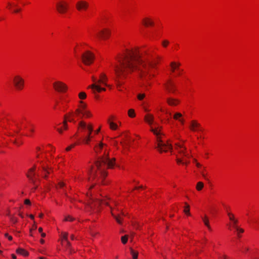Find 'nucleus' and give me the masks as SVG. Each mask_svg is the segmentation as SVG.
I'll list each match as a JSON object with an SVG mask.
<instances>
[{
  "instance_id": "41",
  "label": "nucleus",
  "mask_w": 259,
  "mask_h": 259,
  "mask_svg": "<svg viewBox=\"0 0 259 259\" xmlns=\"http://www.w3.org/2000/svg\"><path fill=\"white\" fill-rule=\"evenodd\" d=\"M79 103H80V104H81V105H80V108L81 109V110L82 111H84V110H85V108H86V107H87V105H86L85 104H84V103H83V102H82V101H80L79 102Z\"/></svg>"
},
{
  "instance_id": "45",
  "label": "nucleus",
  "mask_w": 259,
  "mask_h": 259,
  "mask_svg": "<svg viewBox=\"0 0 259 259\" xmlns=\"http://www.w3.org/2000/svg\"><path fill=\"white\" fill-rule=\"evenodd\" d=\"M74 220L73 218H72L71 216L68 215L67 216L65 219V221H73Z\"/></svg>"
},
{
  "instance_id": "12",
  "label": "nucleus",
  "mask_w": 259,
  "mask_h": 259,
  "mask_svg": "<svg viewBox=\"0 0 259 259\" xmlns=\"http://www.w3.org/2000/svg\"><path fill=\"white\" fill-rule=\"evenodd\" d=\"M165 87L166 90L169 93H174L176 91V85L170 80L167 81L165 84Z\"/></svg>"
},
{
  "instance_id": "16",
  "label": "nucleus",
  "mask_w": 259,
  "mask_h": 259,
  "mask_svg": "<svg viewBox=\"0 0 259 259\" xmlns=\"http://www.w3.org/2000/svg\"><path fill=\"white\" fill-rule=\"evenodd\" d=\"M108 78L106 75V74L104 73H102L100 75V79L98 80V83H102L104 85L107 86L106 83V81H107Z\"/></svg>"
},
{
  "instance_id": "31",
  "label": "nucleus",
  "mask_w": 259,
  "mask_h": 259,
  "mask_svg": "<svg viewBox=\"0 0 259 259\" xmlns=\"http://www.w3.org/2000/svg\"><path fill=\"white\" fill-rule=\"evenodd\" d=\"M82 46V45H80V46H76L73 50H74V53L76 57H78V52H80L81 51V47Z\"/></svg>"
},
{
  "instance_id": "42",
  "label": "nucleus",
  "mask_w": 259,
  "mask_h": 259,
  "mask_svg": "<svg viewBox=\"0 0 259 259\" xmlns=\"http://www.w3.org/2000/svg\"><path fill=\"white\" fill-rule=\"evenodd\" d=\"M91 137H89L88 136H86V137L83 139V141L87 144H89L90 141H91Z\"/></svg>"
},
{
  "instance_id": "27",
  "label": "nucleus",
  "mask_w": 259,
  "mask_h": 259,
  "mask_svg": "<svg viewBox=\"0 0 259 259\" xmlns=\"http://www.w3.org/2000/svg\"><path fill=\"white\" fill-rule=\"evenodd\" d=\"M205 225L208 228L209 230H211V227L209 224V220L208 218L205 215L204 218L202 219Z\"/></svg>"
},
{
  "instance_id": "24",
  "label": "nucleus",
  "mask_w": 259,
  "mask_h": 259,
  "mask_svg": "<svg viewBox=\"0 0 259 259\" xmlns=\"http://www.w3.org/2000/svg\"><path fill=\"white\" fill-rule=\"evenodd\" d=\"M16 252L18 253V254H21L24 256H27V255H28V251H27L26 250H25V249H23V248H18L17 250H16Z\"/></svg>"
},
{
  "instance_id": "6",
  "label": "nucleus",
  "mask_w": 259,
  "mask_h": 259,
  "mask_svg": "<svg viewBox=\"0 0 259 259\" xmlns=\"http://www.w3.org/2000/svg\"><path fill=\"white\" fill-rule=\"evenodd\" d=\"M56 8L59 13L63 14L67 11L68 4L65 1H60L56 4Z\"/></svg>"
},
{
  "instance_id": "48",
  "label": "nucleus",
  "mask_w": 259,
  "mask_h": 259,
  "mask_svg": "<svg viewBox=\"0 0 259 259\" xmlns=\"http://www.w3.org/2000/svg\"><path fill=\"white\" fill-rule=\"evenodd\" d=\"M145 97V94H139L138 95V98L139 100H142L144 99V98Z\"/></svg>"
},
{
  "instance_id": "8",
  "label": "nucleus",
  "mask_w": 259,
  "mask_h": 259,
  "mask_svg": "<svg viewBox=\"0 0 259 259\" xmlns=\"http://www.w3.org/2000/svg\"><path fill=\"white\" fill-rule=\"evenodd\" d=\"M131 66L133 67V66H116L114 70L118 76L121 75H124L126 72L131 69Z\"/></svg>"
},
{
  "instance_id": "54",
  "label": "nucleus",
  "mask_w": 259,
  "mask_h": 259,
  "mask_svg": "<svg viewBox=\"0 0 259 259\" xmlns=\"http://www.w3.org/2000/svg\"><path fill=\"white\" fill-rule=\"evenodd\" d=\"M24 204L26 205H30L31 202L29 199H25L24 201Z\"/></svg>"
},
{
  "instance_id": "4",
  "label": "nucleus",
  "mask_w": 259,
  "mask_h": 259,
  "mask_svg": "<svg viewBox=\"0 0 259 259\" xmlns=\"http://www.w3.org/2000/svg\"><path fill=\"white\" fill-rule=\"evenodd\" d=\"M80 58L83 63L88 65L93 63L95 59L94 54L88 50L83 53L81 55Z\"/></svg>"
},
{
  "instance_id": "26",
  "label": "nucleus",
  "mask_w": 259,
  "mask_h": 259,
  "mask_svg": "<svg viewBox=\"0 0 259 259\" xmlns=\"http://www.w3.org/2000/svg\"><path fill=\"white\" fill-rule=\"evenodd\" d=\"M108 122L109 124L110 127L111 129L113 130H116L117 129V125L116 123L111 121V120H110V119H108Z\"/></svg>"
},
{
  "instance_id": "57",
  "label": "nucleus",
  "mask_w": 259,
  "mask_h": 259,
  "mask_svg": "<svg viewBox=\"0 0 259 259\" xmlns=\"http://www.w3.org/2000/svg\"><path fill=\"white\" fill-rule=\"evenodd\" d=\"M201 173V175H202V176H203V177L205 180H207V178H206V175L204 174V172L203 171H202Z\"/></svg>"
},
{
  "instance_id": "17",
  "label": "nucleus",
  "mask_w": 259,
  "mask_h": 259,
  "mask_svg": "<svg viewBox=\"0 0 259 259\" xmlns=\"http://www.w3.org/2000/svg\"><path fill=\"white\" fill-rule=\"evenodd\" d=\"M169 70L176 75H179L182 70L179 68V66H170Z\"/></svg>"
},
{
  "instance_id": "1",
  "label": "nucleus",
  "mask_w": 259,
  "mask_h": 259,
  "mask_svg": "<svg viewBox=\"0 0 259 259\" xmlns=\"http://www.w3.org/2000/svg\"><path fill=\"white\" fill-rule=\"evenodd\" d=\"M115 158H112V159H109L108 154L106 155V150H105L104 155L99 157V160L96 162L97 169L94 170L93 169V168L92 167L89 171L90 177L89 178V181H91V179H97L98 181L101 180L103 185H105V184L103 182V179L107 175L105 169L107 168H113L115 164Z\"/></svg>"
},
{
  "instance_id": "51",
  "label": "nucleus",
  "mask_w": 259,
  "mask_h": 259,
  "mask_svg": "<svg viewBox=\"0 0 259 259\" xmlns=\"http://www.w3.org/2000/svg\"><path fill=\"white\" fill-rule=\"evenodd\" d=\"M67 237H68V233H64L63 236V239L64 240H65L66 241H68Z\"/></svg>"
},
{
  "instance_id": "44",
  "label": "nucleus",
  "mask_w": 259,
  "mask_h": 259,
  "mask_svg": "<svg viewBox=\"0 0 259 259\" xmlns=\"http://www.w3.org/2000/svg\"><path fill=\"white\" fill-rule=\"evenodd\" d=\"M168 44L169 41L167 40H164L162 41V45L164 48H166Z\"/></svg>"
},
{
  "instance_id": "62",
  "label": "nucleus",
  "mask_w": 259,
  "mask_h": 259,
  "mask_svg": "<svg viewBox=\"0 0 259 259\" xmlns=\"http://www.w3.org/2000/svg\"><path fill=\"white\" fill-rule=\"evenodd\" d=\"M67 120H68V121H70V122H75V121H74V119H73V118H70H70H68V119H67Z\"/></svg>"
},
{
  "instance_id": "37",
  "label": "nucleus",
  "mask_w": 259,
  "mask_h": 259,
  "mask_svg": "<svg viewBox=\"0 0 259 259\" xmlns=\"http://www.w3.org/2000/svg\"><path fill=\"white\" fill-rule=\"evenodd\" d=\"M182 116V114L181 113L177 112L174 115V118L176 120H178L180 119V117Z\"/></svg>"
},
{
  "instance_id": "64",
  "label": "nucleus",
  "mask_w": 259,
  "mask_h": 259,
  "mask_svg": "<svg viewBox=\"0 0 259 259\" xmlns=\"http://www.w3.org/2000/svg\"><path fill=\"white\" fill-rule=\"evenodd\" d=\"M67 242V246L68 248H70L71 246V243L68 241H66Z\"/></svg>"
},
{
  "instance_id": "34",
  "label": "nucleus",
  "mask_w": 259,
  "mask_h": 259,
  "mask_svg": "<svg viewBox=\"0 0 259 259\" xmlns=\"http://www.w3.org/2000/svg\"><path fill=\"white\" fill-rule=\"evenodd\" d=\"M82 114L85 116L86 117H90L92 116V114L89 111L84 110L82 112Z\"/></svg>"
},
{
  "instance_id": "9",
  "label": "nucleus",
  "mask_w": 259,
  "mask_h": 259,
  "mask_svg": "<svg viewBox=\"0 0 259 259\" xmlns=\"http://www.w3.org/2000/svg\"><path fill=\"white\" fill-rule=\"evenodd\" d=\"M89 6L88 3L84 1H79L76 4V8L78 11H86Z\"/></svg>"
},
{
  "instance_id": "20",
  "label": "nucleus",
  "mask_w": 259,
  "mask_h": 259,
  "mask_svg": "<svg viewBox=\"0 0 259 259\" xmlns=\"http://www.w3.org/2000/svg\"><path fill=\"white\" fill-rule=\"evenodd\" d=\"M105 146L103 143L100 142L98 145H97L94 147L95 152L98 154L103 149L104 146Z\"/></svg>"
},
{
  "instance_id": "21",
  "label": "nucleus",
  "mask_w": 259,
  "mask_h": 259,
  "mask_svg": "<svg viewBox=\"0 0 259 259\" xmlns=\"http://www.w3.org/2000/svg\"><path fill=\"white\" fill-rule=\"evenodd\" d=\"M144 119L149 124L151 125L153 122L154 117L151 114H146L145 116Z\"/></svg>"
},
{
  "instance_id": "11",
  "label": "nucleus",
  "mask_w": 259,
  "mask_h": 259,
  "mask_svg": "<svg viewBox=\"0 0 259 259\" xmlns=\"http://www.w3.org/2000/svg\"><path fill=\"white\" fill-rule=\"evenodd\" d=\"M35 165L28 170V173L26 174L27 177L29 179L30 181L34 185H35L36 179L35 177Z\"/></svg>"
},
{
  "instance_id": "58",
  "label": "nucleus",
  "mask_w": 259,
  "mask_h": 259,
  "mask_svg": "<svg viewBox=\"0 0 259 259\" xmlns=\"http://www.w3.org/2000/svg\"><path fill=\"white\" fill-rule=\"evenodd\" d=\"M219 257L220 258H222V259H226L227 258V256L226 255H223L222 256L221 255H219Z\"/></svg>"
},
{
  "instance_id": "30",
  "label": "nucleus",
  "mask_w": 259,
  "mask_h": 259,
  "mask_svg": "<svg viewBox=\"0 0 259 259\" xmlns=\"http://www.w3.org/2000/svg\"><path fill=\"white\" fill-rule=\"evenodd\" d=\"M185 204L186 206L185 207L184 212L186 214H187L188 215H190V206L186 202Z\"/></svg>"
},
{
  "instance_id": "60",
  "label": "nucleus",
  "mask_w": 259,
  "mask_h": 259,
  "mask_svg": "<svg viewBox=\"0 0 259 259\" xmlns=\"http://www.w3.org/2000/svg\"><path fill=\"white\" fill-rule=\"evenodd\" d=\"M58 185H59L60 187H61V188L63 187L65 185L64 183L63 182H59Z\"/></svg>"
},
{
  "instance_id": "56",
  "label": "nucleus",
  "mask_w": 259,
  "mask_h": 259,
  "mask_svg": "<svg viewBox=\"0 0 259 259\" xmlns=\"http://www.w3.org/2000/svg\"><path fill=\"white\" fill-rule=\"evenodd\" d=\"M169 65H181V63L180 62H172L170 63Z\"/></svg>"
},
{
  "instance_id": "59",
  "label": "nucleus",
  "mask_w": 259,
  "mask_h": 259,
  "mask_svg": "<svg viewBox=\"0 0 259 259\" xmlns=\"http://www.w3.org/2000/svg\"><path fill=\"white\" fill-rule=\"evenodd\" d=\"M57 130L58 131V132L60 134H62V131H63L62 127L57 128Z\"/></svg>"
},
{
  "instance_id": "29",
  "label": "nucleus",
  "mask_w": 259,
  "mask_h": 259,
  "mask_svg": "<svg viewBox=\"0 0 259 259\" xmlns=\"http://www.w3.org/2000/svg\"><path fill=\"white\" fill-rule=\"evenodd\" d=\"M128 115L131 118H134L136 116L135 110L133 109H130L128 111Z\"/></svg>"
},
{
  "instance_id": "32",
  "label": "nucleus",
  "mask_w": 259,
  "mask_h": 259,
  "mask_svg": "<svg viewBox=\"0 0 259 259\" xmlns=\"http://www.w3.org/2000/svg\"><path fill=\"white\" fill-rule=\"evenodd\" d=\"M111 214H112V215L113 217V218L116 220V222L119 224H121L122 223V222H121V219L119 217V216H117V215H115L113 212H111Z\"/></svg>"
},
{
  "instance_id": "10",
  "label": "nucleus",
  "mask_w": 259,
  "mask_h": 259,
  "mask_svg": "<svg viewBox=\"0 0 259 259\" xmlns=\"http://www.w3.org/2000/svg\"><path fill=\"white\" fill-rule=\"evenodd\" d=\"M40 163L41 164L42 170L44 173V174L43 175V177L44 178V179L47 180L48 178V175L50 174L51 173L53 172V169L52 167H49L48 165H45L43 163L42 161H40Z\"/></svg>"
},
{
  "instance_id": "36",
  "label": "nucleus",
  "mask_w": 259,
  "mask_h": 259,
  "mask_svg": "<svg viewBox=\"0 0 259 259\" xmlns=\"http://www.w3.org/2000/svg\"><path fill=\"white\" fill-rule=\"evenodd\" d=\"M155 64L163 63L162 58L160 57H157L153 62Z\"/></svg>"
},
{
  "instance_id": "50",
  "label": "nucleus",
  "mask_w": 259,
  "mask_h": 259,
  "mask_svg": "<svg viewBox=\"0 0 259 259\" xmlns=\"http://www.w3.org/2000/svg\"><path fill=\"white\" fill-rule=\"evenodd\" d=\"M36 228H37V226H36V225L35 224V222H34V224H33V226H32V228L30 230V233H31V232H32V230H36Z\"/></svg>"
},
{
  "instance_id": "15",
  "label": "nucleus",
  "mask_w": 259,
  "mask_h": 259,
  "mask_svg": "<svg viewBox=\"0 0 259 259\" xmlns=\"http://www.w3.org/2000/svg\"><path fill=\"white\" fill-rule=\"evenodd\" d=\"M200 127V124L196 120H193L191 121L190 129L192 131H197Z\"/></svg>"
},
{
  "instance_id": "46",
  "label": "nucleus",
  "mask_w": 259,
  "mask_h": 259,
  "mask_svg": "<svg viewBox=\"0 0 259 259\" xmlns=\"http://www.w3.org/2000/svg\"><path fill=\"white\" fill-rule=\"evenodd\" d=\"M238 222V221L237 220L235 221H234V222H233V227L235 229H236L237 228H238V226H237Z\"/></svg>"
},
{
  "instance_id": "23",
  "label": "nucleus",
  "mask_w": 259,
  "mask_h": 259,
  "mask_svg": "<svg viewBox=\"0 0 259 259\" xmlns=\"http://www.w3.org/2000/svg\"><path fill=\"white\" fill-rule=\"evenodd\" d=\"M89 88H92V89L94 90V93L95 94V91H97L98 93H100L101 92V87L96 84V83H93L91 85L89 86Z\"/></svg>"
},
{
  "instance_id": "53",
  "label": "nucleus",
  "mask_w": 259,
  "mask_h": 259,
  "mask_svg": "<svg viewBox=\"0 0 259 259\" xmlns=\"http://www.w3.org/2000/svg\"><path fill=\"white\" fill-rule=\"evenodd\" d=\"M5 236L7 237L9 240H12L13 238L11 236L9 235L8 233L5 234Z\"/></svg>"
},
{
  "instance_id": "33",
  "label": "nucleus",
  "mask_w": 259,
  "mask_h": 259,
  "mask_svg": "<svg viewBox=\"0 0 259 259\" xmlns=\"http://www.w3.org/2000/svg\"><path fill=\"white\" fill-rule=\"evenodd\" d=\"M203 186H204L203 183L201 182H199L197 184L196 189L198 191H200L203 188Z\"/></svg>"
},
{
  "instance_id": "22",
  "label": "nucleus",
  "mask_w": 259,
  "mask_h": 259,
  "mask_svg": "<svg viewBox=\"0 0 259 259\" xmlns=\"http://www.w3.org/2000/svg\"><path fill=\"white\" fill-rule=\"evenodd\" d=\"M167 102L170 106H176L179 104V101L177 99L169 98L167 99Z\"/></svg>"
},
{
  "instance_id": "28",
  "label": "nucleus",
  "mask_w": 259,
  "mask_h": 259,
  "mask_svg": "<svg viewBox=\"0 0 259 259\" xmlns=\"http://www.w3.org/2000/svg\"><path fill=\"white\" fill-rule=\"evenodd\" d=\"M87 129L88 130V134L87 136H88L89 137H90L93 138V136H92V133L93 131V128L92 125L91 124L88 125V126L87 127Z\"/></svg>"
},
{
  "instance_id": "3",
  "label": "nucleus",
  "mask_w": 259,
  "mask_h": 259,
  "mask_svg": "<svg viewBox=\"0 0 259 259\" xmlns=\"http://www.w3.org/2000/svg\"><path fill=\"white\" fill-rule=\"evenodd\" d=\"M153 134L157 136V146L155 148L160 152L162 151L167 152L168 149H172V146L168 142L167 143H164L160 139L158 136L160 134V132L157 131V129L151 128L150 130Z\"/></svg>"
},
{
  "instance_id": "35",
  "label": "nucleus",
  "mask_w": 259,
  "mask_h": 259,
  "mask_svg": "<svg viewBox=\"0 0 259 259\" xmlns=\"http://www.w3.org/2000/svg\"><path fill=\"white\" fill-rule=\"evenodd\" d=\"M79 127H80L81 129L84 130L86 128H87V125L85 122L83 121H81L79 123Z\"/></svg>"
},
{
  "instance_id": "2",
  "label": "nucleus",
  "mask_w": 259,
  "mask_h": 259,
  "mask_svg": "<svg viewBox=\"0 0 259 259\" xmlns=\"http://www.w3.org/2000/svg\"><path fill=\"white\" fill-rule=\"evenodd\" d=\"M116 59L120 65H140L145 62L138 48L125 49L117 56Z\"/></svg>"
},
{
  "instance_id": "19",
  "label": "nucleus",
  "mask_w": 259,
  "mask_h": 259,
  "mask_svg": "<svg viewBox=\"0 0 259 259\" xmlns=\"http://www.w3.org/2000/svg\"><path fill=\"white\" fill-rule=\"evenodd\" d=\"M142 21L145 26H153L154 25L153 21L149 18H145L143 19Z\"/></svg>"
},
{
  "instance_id": "61",
  "label": "nucleus",
  "mask_w": 259,
  "mask_h": 259,
  "mask_svg": "<svg viewBox=\"0 0 259 259\" xmlns=\"http://www.w3.org/2000/svg\"><path fill=\"white\" fill-rule=\"evenodd\" d=\"M179 121H180V122H181V124H183H183H184V123H185V120H184V119H181V118H180V119H179Z\"/></svg>"
},
{
  "instance_id": "5",
  "label": "nucleus",
  "mask_w": 259,
  "mask_h": 259,
  "mask_svg": "<svg viewBox=\"0 0 259 259\" xmlns=\"http://www.w3.org/2000/svg\"><path fill=\"white\" fill-rule=\"evenodd\" d=\"M13 83L14 87L17 90H23L24 86V79L19 75H16L14 76Z\"/></svg>"
},
{
  "instance_id": "25",
  "label": "nucleus",
  "mask_w": 259,
  "mask_h": 259,
  "mask_svg": "<svg viewBox=\"0 0 259 259\" xmlns=\"http://www.w3.org/2000/svg\"><path fill=\"white\" fill-rule=\"evenodd\" d=\"M131 254L132 255L133 259H137L138 256V252L134 250L132 248H130Z\"/></svg>"
},
{
  "instance_id": "14",
  "label": "nucleus",
  "mask_w": 259,
  "mask_h": 259,
  "mask_svg": "<svg viewBox=\"0 0 259 259\" xmlns=\"http://www.w3.org/2000/svg\"><path fill=\"white\" fill-rule=\"evenodd\" d=\"M101 203H104L107 205H108V203L106 202L104 199H100L99 198H97L95 200H93L92 202H89V205L90 206L91 208L93 206H96L97 205H99Z\"/></svg>"
},
{
  "instance_id": "63",
  "label": "nucleus",
  "mask_w": 259,
  "mask_h": 259,
  "mask_svg": "<svg viewBox=\"0 0 259 259\" xmlns=\"http://www.w3.org/2000/svg\"><path fill=\"white\" fill-rule=\"evenodd\" d=\"M92 79H93V81L94 82V83L96 84V83L98 82H97L98 80H97L96 78H95L94 76L92 77Z\"/></svg>"
},
{
  "instance_id": "7",
  "label": "nucleus",
  "mask_w": 259,
  "mask_h": 259,
  "mask_svg": "<svg viewBox=\"0 0 259 259\" xmlns=\"http://www.w3.org/2000/svg\"><path fill=\"white\" fill-rule=\"evenodd\" d=\"M53 86L55 90L59 93H65L68 89L67 85L60 81L54 82Z\"/></svg>"
},
{
  "instance_id": "13",
  "label": "nucleus",
  "mask_w": 259,
  "mask_h": 259,
  "mask_svg": "<svg viewBox=\"0 0 259 259\" xmlns=\"http://www.w3.org/2000/svg\"><path fill=\"white\" fill-rule=\"evenodd\" d=\"M110 31L108 29H104L101 30L98 34L97 36L100 38L105 39L109 37Z\"/></svg>"
},
{
  "instance_id": "55",
  "label": "nucleus",
  "mask_w": 259,
  "mask_h": 259,
  "mask_svg": "<svg viewBox=\"0 0 259 259\" xmlns=\"http://www.w3.org/2000/svg\"><path fill=\"white\" fill-rule=\"evenodd\" d=\"M83 111H82L81 109H77L76 110H75V113L76 114H79V113H81L82 114V112Z\"/></svg>"
},
{
  "instance_id": "52",
  "label": "nucleus",
  "mask_w": 259,
  "mask_h": 259,
  "mask_svg": "<svg viewBox=\"0 0 259 259\" xmlns=\"http://www.w3.org/2000/svg\"><path fill=\"white\" fill-rule=\"evenodd\" d=\"M236 230L237 231L238 234L242 233L244 232V230L242 228H237Z\"/></svg>"
},
{
  "instance_id": "43",
  "label": "nucleus",
  "mask_w": 259,
  "mask_h": 259,
  "mask_svg": "<svg viewBox=\"0 0 259 259\" xmlns=\"http://www.w3.org/2000/svg\"><path fill=\"white\" fill-rule=\"evenodd\" d=\"M133 225L136 229H139L141 227V225L139 223H133Z\"/></svg>"
},
{
  "instance_id": "47",
  "label": "nucleus",
  "mask_w": 259,
  "mask_h": 259,
  "mask_svg": "<svg viewBox=\"0 0 259 259\" xmlns=\"http://www.w3.org/2000/svg\"><path fill=\"white\" fill-rule=\"evenodd\" d=\"M10 220H11V222H12L14 224L16 223L18 221L17 219L13 216L11 217Z\"/></svg>"
},
{
  "instance_id": "18",
  "label": "nucleus",
  "mask_w": 259,
  "mask_h": 259,
  "mask_svg": "<svg viewBox=\"0 0 259 259\" xmlns=\"http://www.w3.org/2000/svg\"><path fill=\"white\" fill-rule=\"evenodd\" d=\"M72 115V112H70V113H69L68 114H66L64 115V121L63 122V126L62 127H63L64 130H66L68 128V125H67V119L70 118V116Z\"/></svg>"
},
{
  "instance_id": "39",
  "label": "nucleus",
  "mask_w": 259,
  "mask_h": 259,
  "mask_svg": "<svg viewBox=\"0 0 259 259\" xmlns=\"http://www.w3.org/2000/svg\"><path fill=\"white\" fill-rule=\"evenodd\" d=\"M79 98L83 100L85 99L87 97V95L84 92H80L78 95Z\"/></svg>"
},
{
  "instance_id": "49",
  "label": "nucleus",
  "mask_w": 259,
  "mask_h": 259,
  "mask_svg": "<svg viewBox=\"0 0 259 259\" xmlns=\"http://www.w3.org/2000/svg\"><path fill=\"white\" fill-rule=\"evenodd\" d=\"M75 144L71 145L70 146H69L66 148V150L67 151L70 150L72 148H73L75 146Z\"/></svg>"
},
{
  "instance_id": "38",
  "label": "nucleus",
  "mask_w": 259,
  "mask_h": 259,
  "mask_svg": "<svg viewBox=\"0 0 259 259\" xmlns=\"http://www.w3.org/2000/svg\"><path fill=\"white\" fill-rule=\"evenodd\" d=\"M121 242L123 244H125L127 243V240H128V236L127 235H124L123 236L121 237Z\"/></svg>"
},
{
  "instance_id": "40",
  "label": "nucleus",
  "mask_w": 259,
  "mask_h": 259,
  "mask_svg": "<svg viewBox=\"0 0 259 259\" xmlns=\"http://www.w3.org/2000/svg\"><path fill=\"white\" fill-rule=\"evenodd\" d=\"M228 215L229 217L230 220L232 221V222L235 221H236V220H237V219H235L234 214H232V213L228 212Z\"/></svg>"
}]
</instances>
